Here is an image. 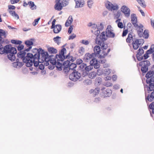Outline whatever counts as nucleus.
Segmentation results:
<instances>
[{
	"instance_id": "nucleus-1",
	"label": "nucleus",
	"mask_w": 154,
	"mask_h": 154,
	"mask_svg": "<svg viewBox=\"0 0 154 154\" xmlns=\"http://www.w3.org/2000/svg\"><path fill=\"white\" fill-rule=\"evenodd\" d=\"M4 42V41H2L0 43V54H7L8 59L11 62L14 61L16 59L15 54L17 52L16 49L12 47L11 44L6 45L3 48L2 44Z\"/></svg>"
},
{
	"instance_id": "nucleus-2",
	"label": "nucleus",
	"mask_w": 154,
	"mask_h": 154,
	"mask_svg": "<svg viewBox=\"0 0 154 154\" xmlns=\"http://www.w3.org/2000/svg\"><path fill=\"white\" fill-rule=\"evenodd\" d=\"M146 78V83L149 84L144 85L146 87H147L149 90L153 89L154 86V70H150L148 71L145 75Z\"/></svg>"
},
{
	"instance_id": "nucleus-3",
	"label": "nucleus",
	"mask_w": 154,
	"mask_h": 154,
	"mask_svg": "<svg viewBox=\"0 0 154 154\" xmlns=\"http://www.w3.org/2000/svg\"><path fill=\"white\" fill-rule=\"evenodd\" d=\"M50 55L48 52L45 51L42 48H39V60H41V61L39 60V63H42L45 62L44 65L46 66L49 65V58Z\"/></svg>"
},
{
	"instance_id": "nucleus-4",
	"label": "nucleus",
	"mask_w": 154,
	"mask_h": 154,
	"mask_svg": "<svg viewBox=\"0 0 154 154\" xmlns=\"http://www.w3.org/2000/svg\"><path fill=\"white\" fill-rule=\"evenodd\" d=\"M111 28V26L108 25L106 29V32H102V36L101 37L103 38V41L106 40L107 37L113 38L115 37V34L113 32V30Z\"/></svg>"
},
{
	"instance_id": "nucleus-5",
	"label": "nucleus",
	"mask_w": 154,
	"mask_h": 154,
	"mask_svg": "<svg viewBox=\"0 0 154 154\" xmlns=\"http://www.w3.org/2000/svg\"><path fill=\"white\" fill-rule=\"evenodd\" d=\"M26 54V52H25L23 50L19 51L17 54V56L19 58L22 60L23 63L26 64L27 61H29L30 59H32L34 57L32 53H28L25 56Z\"/></svg>"
},
{
	"instance_id": "nucleus-6",
	"label": "nucleus",
	"mask_w": 154,
	"mask_h": 154,
	"mask_svg": "<svg viewBox=\"0 0 154 154\" xmlns=\"http://www.w3.org/2000/svg\"><path fill=\"white\" fill-rule=\"evenodd\" d=\"M63 66L65 72H71V70L72 72L74 70H76L74 69L76 68L77 65L75 63H71L69 60H67L63 63Z\"/></svg>"
},
{
	"instance_id": "nucleus-7",
	"label": "nucleus",
	"mask_w": 154,
	"mask_h": 154,
	"mask_svg": "<svg viewBox=\"0 0 154 154\" xmlns=\"http://www.w3.org/2000/svg\"><path fill=\"white\" fill-rule=\"evenodd\" d=\"M33 56L34 57L32 59H30L29 61H27L26 64V66L31 67L33 63L34 66L37 67L38 66V55L35 54Z\"/></svg>"
},
{
	"instance_id": "nucleus-8",
	"label": "nucleus",
	"mask_w": 154,
	"mask_h": 154,
	"mask_svg": "<svg viewBox=\"0 0 154 154\" xmlns=\"http://www.w3.org/2000/svg\"><path fill=\"white\" fill-rule=\"evenodd\" d=\"M90 65L87 66L86 65L85 68V71L87 72H89L91 70L94 66V68L97 69L99 68L100 64L98 63L97 60L96 59H94L91 60L90 62Z\"/></svg>"
},
{
	"instance_id": "nucleus-9",
	"label": "nucleus",
	"mask_w": 154,
	"mask_h": 154,
	"mask_svg": "<svg viewBox=\"0 0 154 154\" xmlns=\"http://www.w3.org/2000/svg\"><path fill=\"white\" fill-rule=\"evenodd\" d=\"M105 5L106 8L110 11H117L119 8V7L117 4L115 3L112 4L111 2L107 1L105 2Z\"/></svg>"
},
{
	"instance_id": "nucleus-10",
	"label": "nucleus",
	"mask_w": 154,
	"mask_h": 154,
	"mask_svg": "<svg viewBox=\"0 0 154 154\" xmlns=\"http://www.w3.org/2000/svg\"><path fill=\"white\" fill-rule=\"evenodd\" d=\"M81 73L76 70H74L69 76V79L73 81H77L81 77Z\"/></svg>"
},
{
	"instance_id": "nucleus-11",
	"label": "nucleus",
	"mask_w": 154,
	"mask_h": 154,
	"mask_svg": "<svg viewBox=\"0 0 154 154\" xmlns=\"http://www.w3.org/2000/svg\"><path fill=\"white\" fill-rule=\"evenodd\" d=\"M91 32L92 33H94L95 35H97L95 39L96 43L97 45H101L103 41V40L102 39L103 38H101V36H102V33L100 35L99 34L100 33V31L98 29L95 32H94L93 30H91Z\"/></svg>"
},
{
	"instance_id": "nucleus-12",
	"label": "nucleus",
	"mask_w": 154,
	"mask_h": 154,
	"mask_svg": "<svg viewBox=\"0 0 154 154\" xmlns=\"http://www.w3.org/2000/svg\"><path fill=\"white\" fill-rule=\"evenodd\" d=\"M144 88L145 90L146 89H147V91H148V93H149V91H152L150 94H148V96L146 97V102H147V101H148L149 102H151L153 100H154V85L153 88L152 90L151 89V90H149L148 89V88L147 87H146L145 86H144Z\"/></svg>"
},
{
	"instance_id": "nucleus-13",
	"label": "nucleus",
	"mask_w": 154,
	"mask_h": 154,
	"mask_svg": "<svg viewBox=\"0 0 154 154\" xmlns=\"http://www.w3.org/2000/svg\"><path fill=\"white\" fill-rule=\"evenodd\" d=\"M121 11L124 14L125 17H128L130 14V10L128 8L126 5L122 6L121 8Z\"/></svg>"
},
{
	"instance_id": "nucleus-14",
	"label": "nucleus",
	"mask_w": 154,
	"mask_h": 154,
	"mask_svg": "<svg viewBox=\"0 0 154 154\" xmlns=\"http://www.w3.org/2000/svg\"><path fill=\"white\" fill-rule=\"evenodd\" d=\"M95 54H90L89 53L86 54L84 56V60L86 62H88L94 59H96Z\"/></svg>"
},
{
	"instance_id": "nucleus-15",
	"label": "nucleus",
	"mask_w": 154,
	"mask_h": 154,
	"mask_svg": "<svg viewBox=\"0 0 154 154\" xmlns=\"http://www.w3.org/2000/svg\"><path fill=\"white\" fill-rule=\"evenodd\" d=\"M134 27L137 31L139 36L140 37H142L143 36V26L141 24H140L139 25H138L137 24V26H134Z\"/></svg>"
},
{
	"instance_id": "nucleus-16",
	"label": "nucleus",
	"mask_w": 154,
	"mask_h": 154,
	"mask_svg": "<svg viewBox=\"0 0 154 154\" xmlns=\"http://www.w3.org/2000/svg\"><path fill=\"white\" fill-rule=\"evenodd\" d=\"M131 23L134 26H137V18L136 15L135 14H132L131 15Z\"/></svg>"
},
{
	"instance_id": "nucleus-17",
	"label": "nucleus",
	"mask_w": 154,
	"mask_h": 154,
	"mask_svg": "<svg viewBox=\"0 0 154 154\" xmlns=\"http://www.w3.org/2000/svg\"><path fill=\"white\" fill-rule=\"evenodd\" d=\"M76 5L75 8H82L83 6L85 4L84 0H75Z\"/></svg>"
},
{
	"instance_id": "nucleus-18",
	"label": "nucleus",
	"mask_w": 154,
	"mask_h": 154,
	"mask_svg": "<svg viewBox=\"0 0 154 154\" xmlns=\"http://www.w3.org/2000/svg\"><path fill=\"white\" fill-rule=\"evenodd\" d=\"M52 29H53V31L54 33H58L61 30L62 27L61 25L57 24L54 26V27Z\"/></svg>"
},
{
	"instance_id": "nucleus-19",
	"label": "nucleus",
	"mask_w": 154,
	"mask_h": 154,
	"mask_svg": "<svg viewBox=\"0 0 154 154\" xmlns=\"http://www.w3.org/2000/svg\"><path fill=\"white\" fill-rule=\"evenodd\" d=\"M56 58L55 56L53 55H50L49 58V62L53 65H55L57 63Z\"/></svg>"
},
{
	"instance_id": "nucleus-20",
	"label": "nucleus",
	"mask_w": 154,
	"mask_h": 154,
	"mask_svg": "<svg viewBox=\"0 0 154 154\" xmlns=\"http://www.w3.org/2000/svg\"><path fill=\"white\" fill-rule=\"evenodd\" d=\"M150 65L149 61L147 60H144L141 61L139 63V65L140 66H145L148 67Z\"/></svg>"
},
{
	"instance_id": "nucleus-21",
	"label": "nucleus",
	"mask_w": 154,
	"mask_h": 154,
	"mask_svg": "<svg viewBox=\"0 0 154 154\" xmlns=\"http://www.w3.org/2000/svg\"><path fill=\"white\" fill-rule=\"evenodd\" d=\"M73 20L72 16L71 15L69 16L66 22L65 26L67 27L69 26L72 24Z\"/></svg>"
},
{
	"instance_id": "nucleus-22",
	"label": "nucleus",
	"mask_w": 154,
	"mask_h": 154,
	"mask_svg": "<svg viewBox=\"0 0 154 154\" xmlns=\"http://www.w3.org/2000/svg\"><path fill=\"white\" fill-rule=\"evenodd\" d=\"M63 7L60 0H59L56 4L54 8L55 10L60 11L62 9Z\"/></svg>"
},
{
	"instance_id": "nucleus-23",
	"label": "nucleus",
	"mask_w": 154,
	"mask_h": 154,
	"mask_svg": "<svg viewBox=\"0 0 154 154\" xmlns=\"http://www.w3.org/2000/svg\"><path fill=\"white\" fill-rule=\"evenodd\" d=\"M104 97H109L112 94L111 90L109 89H107L102 91Z\"/></svg>"
},
{
	"instance_id": "nucleus-24",
	"label": "nucleus",
	"mask_w": 154,
	"mask_h": 154,
	"mask_svg": "<svg viewBox=\"0 0 154 154\" xmlns=\"http://www.w3.org/2000/svg\"><path fill=\"white\" fill-rule=\"evenodd\" d=\"M34 39L33 38H31L29 40H26L25 41V44L27 47L32 46L33 45V42Z\"/></svg>"
},
{
	"instance_id": "nucleus-25",
	"label": "nucleus",
	"mask_w": 154,
	"mask_h": 154,
	"mask_svg": "<svg viewBox=\"0 0 154 154\" xmlns=\"http://www.w3.org/2000/svg\"><path fill=\"white\" fill-rule=\"evenodd\" d=\"M24 63L23 62H14L12 64L14 67L19 68L24 65Z\"/></svg>"
},
{
	"instance_id": "nucleus-26",
	"label": "nucleus",
	"mask_w": 154,
	"mask_h": 154,
	"mask_svg": "<svg viewBox=\"0 0 154 154\" xmlns=\"http://www.w3.org/2000/svg\"><path fill=\"white\" fill-rule=\"evenodd\" d=\"M94 52L92 54H95L96 57V55L99 54L101 51L100 47L98 45L95 46L94 48Z\"/></svg>"
},
{
	"instance_id": "nucleus-27",
	"label": "nucleus",
	"mask_w": 154,
	"mask_h": 154,
	"mask_svg": "<svg viewBox=\"0 0 154 154\" xmlns=\"http://www.w3.org/2000/svg\"><path fill=\"white\" fill-rule=\"evenodd\" d=\"M48 51L50 54H56L57 52V50L52 47H48Z\"/></svg>"
},
{
	"instance_id": "nucleus-28",
	"label": "nucleus",
	"mask_w": 154,
	"mask_h": 154,
	"mask_svg": "<svg viewBox=\"0 0 154 154\" xmlns=\"http://www.w3.org/2000/svg\"><path fill=\"white\" fill-rule=\"evenodd\" d=\"M55 57L57 60H60L61 62H62L63 60L65 59V56H63L60 54H56Z\"/></svg>"
},
{
	"instance_id": "nucleus-29",
	"label": "nucleus",
	"mask_w": 154,
	"mask_h": 154,
	"mask_svg": "<svg viewBox=\"0 0 154 154\" xmlns=\"http://www.w3.org/2000/svg\"><path fill=\"white\" fill-rule=\"evenodd\" d=\"M132 45L134 49L135 50H137L140 46L138 44V43L137 42L135 38H134L133 40Z\"/></svg>"
},
{
	"instance_id": "nucleus-30",
	"label": "nucleus",
	"mask_w": 154,
	"mask_h": 154,
	"mask_svg": "<svg viewBox=\"0 0 154 154\" xmlns=\"http://www.w3.org/2000/svg\"><path fill=\"white\" fill-rule=\"evenodd\" d=\"M133 36L131 33H130L128 35V37L126 39V41L127 43H130L131 42V40H133L134 38H133Z\"/></svg>"
},
{
	"instance_id": "nucleus-31",
	"label": "nucleus",
	"mask_w": 154,
	"mask_h": 154,
	"mask_svg": "<svg viewBox=\"0 0 154 154\" xmlns=\"http://www.w3.org/2000/svg\"><path fill=\"white\" fill-rule=\"evenodd\" d=\"M28 5L30 6V8L32 10L36 9V6L35 5L33 2L30 1L28 2Z\"/></svg>"
},
{
	"instance_id": "nucleus-32",
	"label": "nucleus",
	"mask_w": 154,
	"mask_h": 154,
	"mask_svg": "<svg viewBox=\"0 0 154 154\" xmlns=\"http://www.w3.org/2000/svg\"><path fill=\"white\" fill-rule=\"evenodd\" d=\"M96 73L95 72H90L88 75V77L89 78L93 79L96 77Z\"/></svg>"
},
{
	"instance_id": "nucleus-33",
	"label": "nucleus",
	"mask_w": 154,
	"mask_h": 154,
	"mask_svg": "<svg viewBox=\"0 0 154 154\" xmlns=\"http://www.w3.org/2000/svg\"><path fill=\"white\" fill-rule=\"evenodd\" d=\"M110 48H109L108 49L107 52L106 53L105 51L104 50L103 51H102V53L103 54V55H100V57H105L106 56H107L109 53L110 52Z\"/></svg>"
},
{
	"instance_id": "nucleus-34",
	"label": "nucleus",
	"mask_w": 154,
	"mask_h": 154,
	"mask_svg": "<svg viewBox=\"0 0 154 154\" xmlns=\"http://www.w3.org/2000/svg\"><path fill=\"white\" fill-rule=\"evenodd\" d=\"M11 42L13 44L15 45H20L21 44L22 42L21 41L12 39L11 41Z\"/></svg>"
},
{
	"instance_id": "nucleus-35",
	"label": "nucleus",
	"mask_w": 154,
	"mask_h": 154,
	"mask_svg": "<svg viewBox=\"0 0 154 154\" xmlns=\"http://www.w3.org/2000/svg\"><path fill=\"white\" fill-rule=\"evenodd\" d=\"M146 52L149 54L153 53L154 52V44L152 45L149 49Z\"/></svg>"
},
{
	"instance_id": "nucleus-36",
	"label": "nucleus",
	"mask_w": 154,
	"mask_h": 154,
	"mask_svg": "<svg viewBox=\"0 0 154 154\" xmlns=\"http://www.w3.org/2000/svg\"><path fill=\"white\" fill-rule=\"evenodd\" d=\"M104 42V41L102 42V43L101 44V45H99L101 46V48L102 50H106L107 48L108 47L107 44L105 43Z\"/></svg>"
},
{
	"instance_id": "nucleus-37",
	"label": "nucleus",
	"mask_w": 154,
	"mask_h": 154,
	"mask_svg": "<svg viewBox=\"0 0 154 154\" xmlns=\"http://www.w3.org/2000/svg\"><path fill=\"white\" fill-rule=\"evenodd\" d=\"M60 37L59 36H57L56 37L54 38V40L56 43H57V45H59L60 43Z\"/></svg>"
},
{
	"instance_id": "nucleus-38",
	"label": "nucleus",
	"mask_w": 154,
	"mask_h": 154,
	"mask_svg": "<svg viewBox=\"0 0 154 154\" xmlns=\"http://www.w3.org/2000/svg\"><path fill=\"white\" fill-rule=\"evenodd\" d=\"M65 59H68V60L69 61H70L72 62L74 61L75 60V58H73L72 56H70L69 53L65 57Z\"/></svg>"
},
{
	"instance_id": "nucleus-39",
	"label": "nucleus",
	"mask_w": 154,
	"mask_h": 154,
	"mask_svg": "<svg viewBox=\"0 0 154 154\" xmlns=\"http://www.w3.org/2000/svg\"><path fill=\"white\" fill-rule=\"evenodd\" d=\"M143 73H145L148 72V68L147 66H142L141 69Z\"/></svg>"
},
{
	"instance_id": "nucleus-40",
	"label": "nucleus",
	"mask_w": 154,
	"mask_h": 154,
	"mask_svg": "<svg viewBox=\"0 0 154 154\" xmlns=\"http://www.w3.org/2000/svg\"><path fill=\"white\" fill-rule=\"evenodd\" d=\"M140 5L143 7H146V5L145 3V2L144 0H136Z\"/></svg>"
},
{
	"instance_id": "nucleus-41",
	"label": "nucleus",
	"mask_w": 154,
	"mask_h": 154,
	"mask_svg": "<svg viewBox=\"0 0 154 154\" xmlns=\"http://www.w3.org/2000/svg\"><path fill=\"white\" fill-rule=\"evenodd\" d=\"M143 36L145 38H148L149 36L148 31L146 30H145L144 32H143Z\"/></svg>"
},
{
	"instance_id": "nucleus-42",
	"label": "nucleus",
	"mask_w": 154,
	"mask_h": 154,
	"mask_svg": "<svg viewBox=\"0 0 154 154\" xmlns=\"http://www.w3.org/2000/svg\"><path fill=\"white\" fill-rule=\"evenodd\" d=\"M57 62L56 67L58 69H61L62 67V62L60 60H57Z\"/></svg>"
},
{
	"instance_id": "nucleus-43",
	"label": "nucleus",
	"mask_w": 154,
	"mask_h": 154,
	"mask_svg": "<svg viewBox=\"0 0 154 154\" xmlns=\"http://www.w3.org/2000/svg\"><path fill=\"white\" fill-rule=\"evenodd\" d=\"M135 39L140 45L141 44L142 45L144 43V40L143 39H137L135 38Z\"/></svg>"
},
{
	"instance_id": "nucleus-44",
	"label": "nucleus",
	"mask_w": 154,
	"mask_h": 154,
	"mask_svg": "<svg viewBox=\"0 0 154 154\" xmlns=\"http://www.w3.org/2000/svg\"><path fill=\"white\" fill-rule=\"evenodd\" d=\"M92 82V80L91 79H87L84 80V83L85 84L87 85H90Z\"/></svg>"
},
{
	"instance_id": "nucleus-45",
	"label": "nucleus",
	"mask_w": 154,
	"mask_h": 154,
	"mask_svg": "<svg viewBox=\"0 0 154 154\" xmlns=\"http://www.w3.org/2000/svg\"><path fill=\"white\" fill-rule=\"evenodd\" d=\"M100 88L98 87L96 88L94 90L93 89V95L94 96L99 94L100 91Z\"/></svg>"
},
{
	"instance_id": "nucleus-46",
	"label": "nucleus",
	"mask_w": 154,
	"mask_h": 154,
	"mask_svg": "<svg viewBox=\"0 0 154 154\" xmlns=\"http://www.w3.org/2000/svg\"><path fill=\"white\" fill-rule=\"evenodd\" d=\"M143 53V50L142 48H140L137 51V54L139 55L140 56H141Z\"/></svg>"
},
{
	"instance_id": "nucleus-47",
	"label": "nucleus",
	"mask_w": 154,
	"mask_h": 154,
	"mask_svg": "<svg viewBox=\"0 0 154 154\" xmlns=\"http://www.w3.org/2000/svg\"><path fill=\"white\" fill-rule=\"evenodd\" d=\"M103 74V71L102 69H99L97 70L96 75L97 74V75L100 76Z\"/></svg>"
},
{
	"instance_id": "nucleus-48",
	"label": "nucleus",
	"mask_w": 154,
	"mask_h": 154,
	"mask_svg": "<svg viewBox=\"0 0 154 154\" xmlns=\"http://www.w3.org/2000/svg\"><path fill=\"white\" fill-rule=\"evenodd\" d=\"M111 70L109 69H105L103 72V74L105 75H109L111 72Z\"/></svg>"
},
{
	"instance_id": "nucleus-49",
	"label": "nucleus",
	"mask_w": 154,
	"mask_h": 154,
	"mask_svg": "<svg viewBox=\"0 0 154 154\" xmlns=\"http://www.w3.org/2000/svg\"><path fill=\"white\" fill-rule=\"evenodd\" d=\"M103 25L102 23H100V24H98L97 25V29L100 31L103 30Z\"/></svg>"
},
{
	"instance_id": "nucleus-50",
	"label": "nucleus",
	"mask_w": 154,
	"mask_h": 154,
	"mask_svg": "<svg viewBox=\"0 0 154 154\" xmlns=\"http://www.w3.org/2000/svg\"><path fill=\"white\" fill-rule=\"evenodd\" d=\"M149 107L150 109H152V113L154 114V101L150 104Z\"/></svg>"
},
{
	"instance_id": "nucleus-51",
	"label": "nucleus",
	"mask_w": 154,
	"mask_h": 154,
	"mask_svg": "<svg viewBox=\"0 0 154 154\" xmlns=\"http://www.w3.org/2000/svg\"><path fill=\"white\" fill-rule=\"evenodd\" d=\"M60 2L63 6H66L68 4V2L66 0H60Z\"/></svg>"
},
{
	"instance_id": "nucleus-52",
	"label": "nucleus",
	"mask_w": 154,
	"mask_h": 154,
	"mask_svg": "<svg viewBox=\"0 0 154 154\" xmlns=\"http://www.w3.org/2000/svg\"><path fill=\"white\" fill-rule=\"evenodd\" d=\"M19 45L17 47V50L20 51H22V50L24 49V46L21 44Z\"/></svg>"
},
{
	"instance_id": "nucleus-53",
	"label": "nucleus",
	"mask_w": 154,
	"mask_h": 154,
	"mask_svg": "<svg viewBox=\"0 0 154 154\" xmlns=\"http://www.w3.org/2000/svg\"><path fill=\"white\" fill-rule=\"evenodd\" d=\"M99 57L100 58V60H99V63H103L106 61V60L104 58V57H100V56Z\"/></svg>"
},
{
	"instance_id": "nucleus-54",
	"label": "nucleus",
	"mask_w": 154,
	"mask_h": 154,
	"mask_svg": "<svg viewBox=\"0 0 154 154\" xmlns=\"http://www.w3.org/2000/svg\"><path fill=\"white\" fill-rule=\"evenodd\" d=\"M86 66V64L84 63H82L79 66L80 69L82 70H85V68Z\"/></svg>"
},
{
	"instance_id": "nucleus-55",
	"label": "nucleus",
	"mask_w": 154,
	"mask_h": 154,
	"mask_svg": "<svg viewBox=\"0 0 154 154\" xmlns=\"http://www.w3.org/2000/svg\"><path fill=\"white\" fill-rule=\"evenodd\" d=\"M66 52V49L65 48H62L59 54L63 56H65L64 54L65 52Z\"/></svg>"
},
{
	"instance_id": "nucleus-56",
	"label": "nucleus",
	"mask_w": 154,
	"mask_h": 154,
	"mask_svg": "<svg viewBox=\"0 0 154 154\" xmlns=\"http://www.w3.org/2000/svg\"><path fill=\"white\" fill-rule=\"evenodd\" d=\"M93 3V1L91 0H89L87 2L89 8H91V7Z\"/></svg>"
},
{
	"instance_id": "nucleus-57",
	"label": "nucleus",
	"mask_w": 154,
	"mask_h": 154,
	"mask_svg": "<svg viewBox=\"0 0 154 154\" xmlns=\"http://www.w3.org/2000/svg\"><path fill=\"white\" fill-rule=\"evenodd\" d=\"M121 15V13L120 11H118L116 14H115V17L116 19H118Z\"/></svg>"
},
{
	"instance_id": "nucleus-58",
	"label": "nucleus",
	"mask_w": 154,
	"mask_h": 154,
	"mask_svg": "<svg viewBox=\"0 0 154 154\" xmlns=\"http://www.w3.org/2000/svg\"><path fill=\"white\" fill-rule=\"evenodd\" d=\"M104 84V85L107 87L112 86V83L108 82H106Z\"/></svg>"
},
{
	"instance_id": "nucleus-59",
	"label": "nucleus",
	"mask_w": 154,
	"mask_h": 154,
	"mask_svg": "<svg viewBox=\"0 0 154 154\" xmlns=\"http://www.w3.org/2000/svg\"><path fill=\"white\" fill-rule=\"evenodd\" d=\"M38 23V18L35 19L34 21L32 23V24L34 26L37 25Z\"/></svg>"
},
{
	"instance_id": "nucleus-60",
	"label": "nucleus",
	"mask_w": 154,
	"mask_h": 154,
	"mask_svg": "<svg viewBox=\"0 0 154 154\" xmlns=\"http://www.w3.org/2000/svg\"><path fill=\"white\" fill-rule=\"evenodd\" d=\"M149 53L146 51V53L144 54L143 56V59L146 60L149 57Z\"/></svg>"
},
{
	"instance_id": "nucleus-61",
	"label": "nucleus",
	"mask_w": 154,
	"mask_h": 154,
	"mask_svg": "<svg viewBox=\"0 0 154 154\" xmlns=\"http://www.w3.org/2000/svg\"><path fill=\"white\" fill-rule=\"evenodd\" d=\"M5 32L4 30L0 29V36L2 37L3 35H4L5 34Z\"/></svg>"
},
{
	"instance_id": "nucleus-62",
	"label": "nucleus",
	"mask_w": 154,
	"mask_h": 154,
	"mask_svg": "<svg viewBox=\"0 0 154 154\" xmlns=\"http://www.w3.org/2000/svg\"><path fill=\"white\" fill-rule=\"evenodd\" d=\"M128 32V29H126L124 30L122 32V36L123 37L125 36L127 34Z\"/></svg>"
},
{
	"instance_id": "nucleus-63",
	"label": "nucleus",
	"mask_w": 154,
	"mask_h": 154,
	"mask_svg": "<svg viewBox=\"0 0 154 154\" xmlns=\"http://www.w3.org/2000/svg\"><path fill=\"white\" fill-rule=\"evenodd\" d=\"M82 43L85 45H87L89 44V42L87 40H82Z\"/></svg>"
},
{
	"instance_id": "nucleus-64",
	"label": "nucleus",
	"mask_w": 154,
	"mask_h": 154,
	"mask_svg": "<svg viewBox=\"0 0 154 154\" xmlns=\"http://www.w3.org/2000/svg\"><path fill=\"white\" fill-rule=\"evenodd\" d=\"M118 26L120 28L122 29L123 28V24L121 22H119L118 23Z\"/></svg>"
}]
</instances>
